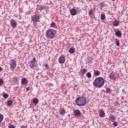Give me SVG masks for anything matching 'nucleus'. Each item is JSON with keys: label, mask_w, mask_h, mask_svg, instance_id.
<instances>
[{"label": "nucleus", "mask_w": 128, "mask_h": 128, "mask_svg": "<svg viewBox=\"0 0 128 128\" xmlns=\"http://www.w3.org/2000/svg\"><path fill=\"white\" fill-rule=\"evenodd\" d=\"M66 62V58L64 56H61L58 58L59 64H64Z\"/></svg>", "instance_id": "1a4fd4ad"}, {"label": "nucleus", "mask_w": 128, "mask_h": 128, "mask_svg": "<svg viewBox=\"0 0 128 128\" xmlns=\"http://www.w3.org/2000/svg\"><path fill=\"white\" fill-rule=\"evenodd\" d=\"M2 120H4V115L0 114V124L2 122Z\"/></svg>", "instance_id": "bb28decb"}, {"label": "nucleus", "mask_w": 128, "mask_h": 128, "mask_svg": "<svg viewBox=\"0 0 128 128\" xmlns=\"http://www.w3.org/2000/svg\"><path fill=\"white\" fill-rule=\"evenodd\" d=\"M77 10L78 12H82V10L80 8H77Z\"/></svg>", "instance_id": "4c0bfd02"}, {"label": "nucleus", "mask_w": 128, "mask_h": 128, "mask_svg": "<svg viewBox=\"0 0 128 128\" xmlns=\"http://www.w3.org/2000/svg\"><path fill=\"white\" fill-rule=\"evenodd\" d=\"M8 128H16V127H15L14 126V125H10V126H8Z\"/></svg>", "instance_id": "c9c22d12"}, {"label": "nucleus", "mask_w": 128, "mask_h": 128, "mask_svg": "<svg viewBox=\"0 0 128 128\" xmlns=\"http://www.w3.org/2000/svg\"><path fill=\"white\" fill-rule=\"evenodd\" d=\"M0 72H2V68L0 66Z\"/></svg>", "instance_id": "ea45409f"}, {"label": "nucleus", "mask_w": 128, "mask_h": 128, "mask_svg": "<svg viewBox=\"0 0 128 128\" xmlns=\"http://www.w3.org/2000/svg\"><path fill=\"white\" fill-rule=\"evenodd\" d=\"M113 26H120V21L118 20H114L113 22Z\"/></svg>", "instance_id": "4468645a"}, {"label": "nucleus", "mask_w": 128, "mask_h": 128, "mask_svg": "<svg viewBox=\"0 0 128 128\" xmlns=\"http://www.w3.org/2000/svg\"><path fill=\"white\" fill-rule=\"evenodd\" d=\"M8 106H12V104H14V101L12 100H8L7 102Z\"/></svg>", "instance_id": "a211bd4d"}, {"label": "nucleus", "mask_w": 128, "mask_h": 128, "mask_svg": "<svg viewBox=\"0 0 128 128\" xmlns=\"http://www.w3.org/2000/svg\"><path fill=\"white\" fill-rule=\"evenodd\" d=\"M114 106H116V104H114Z\"/></svg>", "instance_id": "37998d69"}, {"label": "nucleus", "mask_w": 128, "mask_h": 128, "mask_svg": "<svg viewBox=\"0 0 128 128\" xmlns=\"http://www.w3.org/2000/svg\"><path fill=\"white\" fill-rule=\"evenodd\" d=\"M54 26H56V23L52 22L51 24H50V26L52 28H54Z\"/></svg>", "instance_id": "2f4dec72"}, {"label": "nucleus", "mask_w": 128, "mask_h": 128, "mask_svg": "<svg viewBox=\"0 0 128 128\" xmlns=\"http://www.w3.org/2000/svg\"><path fill=\"white\" fill-rule=\"evenodd\" d=\"M45 66L46 68H48V64H46L45 65Z\"/></svg>", "instance_id": "a19ab883"}, {"label": "nucleus", "mask_w": 128, "mask_h": 128, "mask_svg": "<svg viewBox=\"0 0 128 128\" xmlns=\"http://www.w3.org/2000/svg\"><path fill=\"white\" fill-rule=\"evenodd\" d=\"M76 50L74 48H70L69 49V52L70 54H74Z\"/></svg>", "instance_id": "f3484780"}, {"label": "nucleus", "mask_w": 128, "mask_h": 128, "mask_svg": "<svg viewBox=\"0 0 128 128\" xmlns=\"http://www.w3.org/2000/svg\"><path fill=\"white\" fill-rule=\"evenodd\" d=\"M94 0V2H98V0Z\"/></svg>", "instance_id": "79ce46f5"}, {"label": "nucleus", "mask_w": 128, "mask_h": 128, "mask_svg": "<svg viewBox=\"0 0 128 128\" xmlns=\"http://www.w3.org/2000/svg\"><path fill=\"white\" fill-rule=\"evenodd\" d=\"M100 6L101 8H104V3H100Z\"/></svg>", "instance_id": "f704fd0d"}, {"label": "nucleus", "mask_w": 128, "mask_h": 128, "mask_svg": "<svg viewBox=\"0 0 128 128\" xmlns=\"http://www.w3.org/2000/svg\"><path fill=\"white\" fill-rule=\"evenodd\" d=\"M86 72V68H84L82 70V74H84Z\"/></svg>", "instance_id": "cd10ccee"}, {"label": "nucleus", "mask_w": 128, "mask_h": 128, "mask_svg": "<svg viewBox=\"0 0 128 128\" xmlns=\"http://www.w3.org/2000/svg\"><path fill=\"white\" fill-rule=\"evenodd\" d=\"M70 12L72 16H76V10L74 8H73L70 10Z\"/></svg>", "instance_id": "f8f14e48"}, {"label": "nucleus", "mask_w": 128, "mask_h": 128, "mask_svg": "<svg viewBox=\"0 0 128 128\" xmlns=\"http://www.w3.org/2000/svg\"><path fill=\"white\" fill-rule=\"evenodd\" d=\"M108 120L110 122H114V121L116 120V117L112 115L111 116H109Z\"/></svg>", "instance_id": "9b49d317"}, {"label": "nucleus", "mask_w": 128, "mask_h": 128, "mask_svg": "<svg viewBox=\"0 0 128 128\" xmlns=\"http://www.w3.org/2000/svg\"><path fill=\"white\" fill-rule=\"evenodd\" d=\"M32 20L34 22H40V16L38 14H34L32 16Z\"/></svg>", "instance_id": "39448f33"}, {"label": "nucleus", "mask_w": 128, "mask_h": 128, "mask_svg": "<svg viewBox=\"0 0 128 128\" xmlns=\"http://www.w3.org/2000/svg\"><path fill=\"white\" fill-rule=\"evenodd\" d=\"M108 78H110L111 80H114V82L116 81V78L115 77L114 74L113 72H111L108 76Z\"/></svg>", "instance_id": "6e6552de"}, {"label": "nucleus", "mask_w": 128, "mask_h": 128, "mask_svg": "<svg viewBox=\"0 0 128 128\" xmlns=\"http://www.w3.org/2000/svg\"><path fill=\"white\" fill-rule=\"evenodd\" d=\"M115 34L116 36H118V38H122V32L120 31H116Z\"/></svg>", "instance_id": "2eb2a0df"}, {"label": "nucleus", "mask_w": 128, "mask_h": 128, "mask_svg": "<svg viewBox=\"0 0 128 128\" xmlns=\"http://www.w3.org/2000/svg\"><path fill=\"white\" fill-rule=\"evenodd\" d=\"M14 82H18V78L15 77L14 78Z\"/></svg>", "instance_id": "e433bc0d"}, {"label": "nucleus", "mask_w": 128, "mask_h": 128, "mask_svg": "<svg viewBox=\"0 0 128 128\" xmlns=\"http://www.w3.org/2000/svg\"><path fill=\"white\" fill-rule=\"evenodd\" d=\"M10 24H11V26L13 28H16V26L18 24H16V20H14V19H12L11 21L10 22Z\"/></svg>", "instance_id": "0eeeda50"}, {"label": "nucleus", "mask_w": 128, "mask_h": 128, "mask_svg": "<svg viewBox=\"0 0 128 128\" xmlns=\"http://www.w3.org/2000/svg\"><path fill=\"white\" fill-rule=\"evenodd\" d=\"M85 60H92V58L91 57H88L85 59Z\"/></svg>", "instance_id": "c756f323"}, {"label": "nucleus", "mask_w": 128, "mask_h": 128, "mask_svg": "<svg viewBox=\"0 0 128 128\" xmlns=\"http://www.w3.org/2000/svg\"><path fill=\"white\" fill-rule=\"evenodd\" d=\"M26 90H30V88H28V87H27L26 88Z\"/></svg>", "instance_id": "58836bf2"}, {"label": "nucleus", "mask_w": 128, "mask_h": 128, "mask_svg": "<svg viewBox=\"0 0 128 128\" xmlns=\"http://www.w3.org/2000/svg\"><path fill=\"white\" fill-rule=\"evenodd\" d=\"M94 76H98L100 74V72L98 70H94Z\"/></svg>", "instance_id": "ddd939ff"}, {"label": "nucleus", "mask_w": 128, "mask_h": 128, "mask_svg": "<svg viewBox=\"0 0 128 128\" xmlns=\"http://www.w3.org/2000/svg\"><path fill=\"white\" fill-rule=\"evenodd\" d=\"M66 114V110L64 109H61L60 112V114L61 116H64V114Z\"/></svg>", "instance_id": "4be33fe9"}, {"label": "nucleus", "mask_w": 128, "mask_h": 128, "mask_svg": "<svg viewBox=\"0 0 128 128\" xmlns=\"http://www.w3.org/2000/svg\"><path fill=\"white\" fill-rule=\"evenodd\" d=\"M28 64L30 68H36L38 64L36 58H34L30 62V63H28Z\"/></svg>", "instance_id": "20e7f679"}, {"label": "nucleus", "mask_w": 128, "mask_h": 128, "mask_svg": "<svg viewBox=\"0 0 128 128\" xmlns=\"http://www.w3.org/2000/svg\"><path fill=\"white\" fill-rule=\"evenodd\" d=\"M104 85V79L102 77L96 78L93 82V86L95 88H100Z\"/></svg>", "instance_id": "f257e3e1"}, {"label": "nucleus", "mask_w": 128, "mask_h": 128, "mask_svg": "<svg viewBox=\"0 0 128 128\" xmlns=\"http://www.w3.org/2000/svg\"><path fill=\"white\" fill-rule=\"evenodd\" d=\"M75 102L78 106H84L86 104V98L84 96L78 97L76 99Z\"/></svg>", "instance_id": "f03ea898"}, {"label": "nucleus", "mask_w": 128, "mask_h": 128, "mask_svg": "<svg viewBox=\"0 0 128 128\" xmlns=\"http://www.w3.org/2000/svg\"><path fill=\"white\" fill-rule=\"evenodd\" d=\"M86 76H87V78H92V73H90V72H87L86 74Z\"/></svg>", "instance_id": "5701e85b"}, {"label": "nucleus", "mask_w": 128, "mask_h": 128, "mask_svg": "<svg viewBox=\"0 0 128 128\" xmlns=\"http://www.w3.org/2000/svg\"><path fill=\"white\" fill-rule=\"evenodd\" d=\"M4 84V80L2 79H0V86H2Z\"/></svg>", "instance_id": "72a5a7b5"}, {"label": "nucleus", "mask_w": 128, "mask_h": 128, "mask_svg": "<svg viewBox=\"0 0 128 128\" xmlns=\"http://www.w3.org/2000/svg\"><path fill=\"white\" fill-rule=\"evenodd\" d=\"M32 102L34 104H38V98H34Z\"/></svg>", "instance_id": "6ab92c4d"}, {"label": "nucleus", "mask_w": 128, "mask_h": 128, "mask_svg": "<svg viewBox=\"0 0 128 128\" xmlns=\"http://www.w3.org/2000/svg\"><path fill=\"white\" fill-rule=\"evenodd\" d=\"M54 32H56V31L54 30L49 29L46 32V38L52 39L54 36Z\"/></svg>", "instance_id": "7ed1b4c3"}, {"label": "nucleus", "mask_w": 128, "mask_h": 128, "mask_svg": "<svg viewBox=\"0 0 128 128\" xmlns=\"http://www.w3.org/2000/svg\"><path fill=\"white\" fill-rule=\"evenodd\" d=\"M99 114L100 118H104V112L103 110H102L99 112Z\"/></svg>", "instance_id": "aec40b11"}, {"label": "nucleus", "mask_w": 128, "mask_h": 128, "mask_svg": "<svg viewBox=\"0 0 128 128\" xmlns=\"http://www.w3.org/2000/svg\"><path fill=\"white\" fill-rule=\"evenodd\" d=\"M104 18H106V15L104 14H102L100 16L101 20H104Z\"/></svg>", "instance_id": "393cba45"}, {"label": "nucleus", "mask_w": 128, "mask_h": 128, "mask_svg": "<svg viewBox=\"0 0 128 128\" xmlns=\"http://www.w3.org/2000/svg\"><path fill=\"white\" fill-rule=\"evenodd\" d=\"M74 114L76 116H80L81 114L80 111L78 110H74Z\"/></svg>", "instance_id": "9d476101"}, {"label": "nucleus", "mask_w": 128, "mask_h": 128, "mask_svg": "<svg viewBox=\"0 0 128 128\" xmlns=\"http://www.w3.org/2000/svg\"><path fill=\"white\" fill-rule=\"evenodd\" d=\"M113 122V125L114 126H118V122H116L114 121Z\"/></svg>", "instance_id": "7c9ffc66"}, {"label": "nucleus", "mask_w": 128, "mask_h": 128, "mask_svg": "<svg viewBox=\"0 0 128 128\" xmlns=\"http://www.w3.org/2000/svg\"><path fill=\"white\" fill-rule=\"evenodd\" d=\"M3 98H8V94H4Z\"/></svg>", "instance_id": "c85d7f7f"}, {"label": "nucleus", "mask_w": 128, "mask_h": 128, "mask_svg": "<svg viewBox=\"0 0 128 128\" xmlns=\"http://www.w3.org/2000/svg\"><path fill=\"white\" fill-rule=\"evenodd\" d=\"M89 14L92 15L94 14V11L92 10H90L88 12Z\"/></svg>", "instance_id": "473e14b6"}, {"label": "nucleus", "mask_w": 128, "mask_h": 128, "mask_svg": "<svg viewBox=\"0 0 128 128\" xmlns=\"http://www.w3.org/2000/svg\"><path fill=\"white\" fill-rule=\"evenodd\" d=\"M28 84V80L26 78H22V84Z\"/></svg>", "instance_id": "dca6fc26"}, {"label": "nucleus", "mask_w": 128, "mask_h": 128, "mask_svg": "<svg viewBox=\"0 0 128 128\" xmlns=\"http://www.w3.org/2000/svg\"><path fill=\"white\" fill-rule=\"evenodd\" d=\"M106 94H112V90L110 88H107L106 89Z\"/></svg>", "instance_id": "b1692460"}, {"label": "nucleus", "mask_w": 128, "mask_h": 128, "mask_svg": "<svg viewBox=\"0 0 128 128\" xmlns=\"http://www.w3.org/2000/svg\"><path fill=\"white\" fill-rule=\"evenodd\" d=\"M116 46H120V41L116 39Z\"/></svg>", "instance_id": "a878e982"}, {"label": "nucleus", "mask_w": 128, "mask_h": 128, "mask_svg": "<svg viewBox=\"0 0 128 128\" xmlns=\"http://www.w3.org/2000/svg\"><path fill=\"white\" fill-rule=\"evenodd\" d=\"M10 70H14V67L16 66V62L14 60H12L10 62Z\"/></svg>", "instance_id": "423d86ee"}, {"label": "nucleus", "mask_w": 128, "mask_h": 128, "mask_svg": "<svg viewBox=\"0 0 128 128\" xmlns=\"http://www.w3.org/2000/svg\"><path fill=\"white\" fill-rule=\"evenodd\" d=\"M38 10H44V6L42 5H39L38 6Z\"/></svg>", "instance_id": "412c9836"}]
</instances>
